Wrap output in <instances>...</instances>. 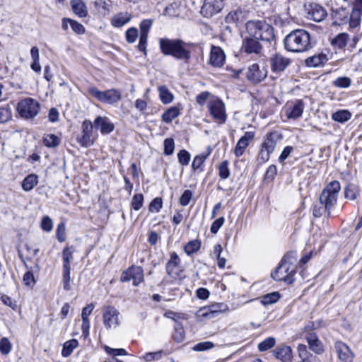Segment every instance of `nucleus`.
Listing matches in <instances>:
<instances>
[{
	"mask_svg": "<svg viewBox=\"0 0 362 362\" xmlns=\"http://www.w3.org/2000/svg\"><path fill=\"white\" fill-rule=\"evenodd\" d=\"M209 95L210 93L208 91L202 92L196 97V101L200 106H204Z\"/></svg>",
	"mask_w": 362,
	"mask_h": 362,
	"instance_id": "nucleus-64",
	"label": "nucleus"
},
{
	"mask_svg": "<svg viewBox=\"0 0 362 362\" xmlns=\"http://www.w3.org/2000/svg\"><path fill=\"white\" fill-rule=\"evenodd\" d=\"M139 37V32L136 28L132 27L127 29L125 32V39L126 41L132 44L136 42Z\"/></svg>",
	"mask_w": 362,
	"mask_h": 362,
	"instance_id": "nucleus-45",
	"label": "nucleus"
},
{
	"mask_svg": "<svg viewBox=\"0 0 362 362\" xmlns=\"http://www.w3.org/2000/svg\"><path fill=\"white\" fill-rule=\"evenodd\" d=\"M132 18L131 13L128 12L119 13L111 18V25L115 28H121L128 23Z\"/></svg>",
	"mask_w": 362,
	"mask_h": 362,
	"instance_id": "nucleus-27",
	"label": "nucleus"
},
{
	"mask_svg": "<svg viewBox=\"0 0 362 362\" xmlns=\"http://www.w3.org/2000/svg\"><path fill=\"white\" fill-rule=\"evenodd\" d=\"M37 184V177L35 175H28L22 182V187L25 191H30Z\"/></svg>",
	"mask_w": 362,
	"mask_h": 362,
	"instance_id": "nucleus-39",
	"label": "nucleus"
},
{
	"mask_svg": "<svg viewBox=\"0 0 362 362\" xmlns=\"http://www.w3.org/2000/svg\"><path fill=\"white\" fill-rule=\"evenodd\" d=\"M180 114V109L176 106H173L165 110L162 116L161 119L165 123H170L174 119L177 117Z\"/></svg>",
	"mask_w": 362,
	"mask_h": 362,
	"instance_id": "nucleus-34",
	"label": "nucleus"
},
{
	"mask_svg": "<svg viewBox=\"0 0 362 362\" xmlns=\"http://www.w3.org/2000/svg\"><path fill=\"white\" fill-rule=\"evenodd\" d=\"M351 117V113L346 110L335 112L332 115V119L336 122L344 123L349 120Z\"/></svg>",
	"mask_w": 362,
	"mask_h": 362,
	"instance_id": "nucleus-35",
	"label": "nucleus"
},
{
	"mask_svg": "<svg viewBox=\"0 0 362 362\" xmlns=\"http://www.w3.org/2000/svg\"><path fill=\"white\" fill-rule=\"evenodd\" d=\"M41 228L43 230L46 232H50L53 228V222L52 220L48 216H46L42 218L41 221Z\"/></svg>",
	"mask_w": 362,
	"mask_h": 362,
	"instance_id": "nucleus-61",
	"label": "nucleus"
},
{
	"mask_svg": "<svg viewBox=\"0 0 362 362\" xmlns=\"http://www.w3.org/2000/svg\"><path fill=\"white\" fill-rule=\"evenodd\" d=\"M208 109L214 121L219 124H224L227 119L225 104L222 100L217 97L210 98L208 103Z\"/></svg>",
	"mask_w": 362,
	"mask_h": 362,
	"instance_id": "nucleus-7",
	"label": "nucleus"
},
{
	"mask_svg": "<svg viewBox=\"0 0 362 362\" xmlns=\"http://www.w3.org/2000/svg\"><path fill=\"white\" fill-rule=\"evenodd\" d=\"M78 342L76 339H71L66 341L64 344L62 349V356L64 357H68L71 354L74 349L77 347Z\"/></svg>",
	"mask_w": 362,
	"mask_h": 362,
	"instance_id": "nucleus-41",
	"label": "nucleus"
},
{
	"mask_svg": "<svg viewBox=\"0 0 362 362\" xmlns=\"http://www.w3.org/2000/svg\"><path fill=\"white\" fill-rule=\"evenodd\" d=\"M267 76V73L264 70H260L259 66L257 64L251 65L247 72V78L253 83H258L262 81Z\"/></svg>",
	"mask_w": 362,
	"mask_h": 362,
	"instance_id": "nucleus-24",
	"label": "nucleus"
},
{
	"mask_svg": "<svg viewBox=\"0 0 362 362\" xmlns=\"http://www.w3.org/2000/svg\"><path fill=\"white\" fill-rule=\"evenodd\" d=\"M201 247V243L198 240H194L192 241H189L187 244L185 245L184 250L185 252L188 255H192V254L197 252Z\"/></svg>",
	"mask_w": 362,
	"mask_h": 362,
	"instance_id": "nucleus-42",
	"label": "nucleus"
},
{
	"mask_svg": "<svg viewBox=\"0 0 362 362\" xmlns=\"http://www.w3.org/2000/svg\"><path fill=\"white\" fill-rule=\"evenodd\" d=\"M144 204V196L142 194H136L132 197V207L136 210L139 211L142 206Z\"/></svg>",
	"mask_w": 362,
	"mask_h": 362,
	"instance_id": "nucleus-53",
	"label": "nucleus"
},
{
	"mask_svg": "<svg viewBox=\"0 0 362 362\" xmlns=\"http://www.w3.org/2000/svg\"><path fill=\"white\" fill-rule=\"evenodd\" d=\"M340 189V183L337 180L329 182L325 187L320 196L319 203L313 206L314 217L320 218L325 213L327 217L330 216V210L337 203Z\"/></svg>",
	"mask_w": 362,
	"mask_h": 362,
	"instance_id": "nucleus-2",
	"label": "nucleus"
},
{
	"mask_svg": "<svg viewBox=\"0 0 362 362\" xmlns=\"http://www.w3.org/2000/svg\"><path fill=\"white\" fill-rule=\"evenodd\" d=\"M214 347V343L211 341H204L196 344L193 349L197 351H203L211 349Z\"/></svg>",
	"mask_w": 362,
	"mask_h": 362,
	"instance_id": "nucleus-60",
	"label": "nucleus"
},
{
	"mask_svg": "<svg viewBox=\"0 0 362 362\" xmlns=\"http://www.w3.org/2000/svg\"><path fill=\"white\" fill-rule=\"evenodd\" d=\"M334 23L349 24L350 29L359 27L362 16V0H354L350 4L347 0H334L332 4Z\"/></svg>",
	"mask_w": 362,
	"mask_h": 362,
	"instance_id": "nucleus-1",
	"label": "nucleus"
},
{
	"mask_svg": "<svg viewBox=\"0 0 362 362\" xmlns=\"http://www.w3.org/2000/svg\"><path fill=\"white\" fill-rule=\"evenodd\" d=\"M262 49L259 41L250 35L243 40L241 49L247 54H259Z\"/></svg>",
	"mask_w": 362,
	"mask_h": 362,
	"instance_id": "nucleus-15",
	"label": "nucleus"
},
{
	"mask_svg": "<svg viewBox=\"0 0 362 362\" xmlns=\"http://www.w3.org/2000/svg\"><path fill=\"white\" fill-rule=\"evenodd\" d=\"M271 69L274 72L284 71L290 64L291 60L281 54H275L269 59Z\"/></svg>",
	"mask_w": 362,
	"mask_h": 362,
	"instance_id": "nucleus-16",
	"label": "nucleus"
},
{
	"mask_svg": "<svg viewBox=\"0 0 362 362\" xmlns=\"http://www.w3.org/2000/svg\"><path fill=\"white\" fill-rule=\"evenodd\" d=\"M57 238L61 243L64 242L66 240V228L64 223H60L57 226Z\"/></svg>",
	"mask_w": 362,
	"mask_h": 362,
	"instance_id": "nucleus-63",
	"label": "nucleus"
},
{
	"mask_svg": "<svg viewBox=\"0 0 362 362\" xmlns=\"http://www.w3.org/2000/svg\"><path fill=\"white\" fill-rule=\"evenodd\" d=\"M93 124L95 129H100L102 134H108L115 129L114 124L107 117H97Z\"/></svg>",
	"mask_w": 362,
	"mask_h": 362,
	"instance_id": "nucleus-21",
	"label": "nucleus"
},
{
	"mask_svg": "<svg viewBox=\"0 0 362 362\" xmlns=\"http://www.w3.org/2000/svg\"><path fill=\"white\" fill-rule=\"evenodd\" d=\"M164 154L166 156H170L173 153L175 149V142L173 139L167 138L164 140Z\"/></svg>",
	"mask_w": 362,
	"mask_h": 362,
	"instance_id": "nucleus-52",
	"label": "nucleus"
},
{
	"mask_svg": "<svg viewBox=\"0 0 362 362\" xmlns=\"http://www.w3.org/2000/svg\"><path fill=\"white\" fill-rule=\"evenodd\" d=\"M334 85L336 87L341 88H349L351 84V80L346 76L339 77L334 81Z\"/></svg>",
	"mask_w": 362,
	"mask_h": 362,
	"instance_id": "nucleus-55",
	"label": "nucleus"
},
{
	"mask_svg": "<svg viewBox=\"0 0 362 362\" xmlns=\"http://www.w3.org/2000/svg\"><path fill=\"white\" fill-rule=\"evenodd\" d=\"M225 222L224 217H220L216 221H214L210 228V231L211 233L216 234L220 229V228L223 225Z\"/></svg>",
	"mask_w": 362,
	"mask_h": 362,
	"instance_id": "nucleus-62",
	"label": "nucleus"
},
{
	"mask_svg": "<svg viewBox=\"0 0 362 362\" xmlns=\"http://www.w3.org/2000/svg\"><path fill=\"white\" fill-rule=\"evenodd\" d=\"M328 61L327 54L320 53L306 59L305 64L309 67H317L323 65Z\"/></svg>",
	"mask_w": 362,
	"mask_h": 362,
	"instance_id": "nucleus-31",
	"label": "nucleus"
},
{
	"mask_svg": "<svg viewBox=\"0 0 362 362\" xmlns=\"http://www.w3.org/2000/svg\"><path fill=\"white\" fill-rule=\"evenodd\" d=\"M349 40V36L347 33H343L339 34L336 37H334L332 40V44L337 47L339 49L344 48L348 40Z\"/></svg>",
	"mask_w": 362,
	"mask_h": 362,
	"instance_id": "nucleus-38",
	"label": "nucleus"
},
{
	"mask_svg": "<svg viewBox=\"0 0 362 362\" xmlns=\"http://www.w3.org/2000/svg\"><path fill=\"white\" fill-rule=\"evenodd\" d=\"M211 146H208L206 150L202 153L197 155L192 161V168L194 171L202 172L204 170L203 165L205 160L208 158V157L211 153Z\"/></svg>",
	"mask_w": 362,
	"mask_h": 362,
	"instance_id": "nucleus-25",
	"label": "nucleus"
},
{
	"mask_svg": "<svg viewBox=\"0 0 362 362\" xmlns=\"http://www.w3.org/2000/svg\"><path fill=\"white\" fill-rule=\"evenodd\" d=\"M102 314L103 325L106 329H114L120 325V313L114 306H105Z\"/></svg>",
	"mask_w": 362,
	"mask_h": 362,
	"instance_id": "nucleus-10",
	"label": "nucleus"
},
{
	"mask_svg": "<svg viewBox=\"0 0 362 362\" xmlns=\"http://www.w3.org/2000/svg\"><path fill=\"white\" fill-rule=\"evenodd\" d=\"M88 93L102 103L113 105L119 102L122 98L121 93L116 89H110L100 91L97 88L91 86L88 88Z\"/></svg>",
	"mask_w": 362,
	"mask_h": 362,
	"instance_id": "nucleus-8",
	"label": "nucleus"
},
{
	"mask_svg": "<svg viewBox=\"0 0 362 362\" xmlns=\"http://www.w3.org/2000/svg\"><path fill=\"white\" fill-rule=\"evenodd\" d=\"M163 207L162 199L160 197H156L153 199L149 204L150 212H159Z\"/></svg>",
	"mask_w": 362,
	"mask_h": 362,
	"instance_id": "nucleus-56",
	"label": "nucleus"
},
{
	"mask_svg": "<svg viewBox=\"0 0 362 362\" xmlns=\"http://www.w3.org/2000/svg\"><path fill=\"white\" fill-rule=\"evenodd\" d=\"M186 43L179 39L160 38L159 46L164 55H170L179 60L187 62L191 57L190 51L186 48Z\"/></svg>",
	"mask_w": 362,
	"mask_h": 362,
	"instance_id": "nucleus-4",
	"label": "nucleus"
},
{
	"mask_svg": "<svg viewBox=\"0 0 362 362\" xmlns=\"http://www.w3.org/2000/svg\"><path fill=\"white\" fill-rule=\"evenodd\" d=\"M295 253L289 252L284 256L278 267L272 273V277L276 281H283L288 284L295 281L294 276L296 273L294 262Z\"/></svg>",
	"mask_w": 362,
	"mask_h": 362,
	"instance_id": "nucleus-5",
	"label": "nucleus"
},
{
	"mask_svg": "<svg viewBox=\"0 0 362 362\" xmlns=\"http://www.w3.org/2000/svg\"><path fill=\"white\" fill-rule=\"evenodd\" d=\"M153 23V19H144L141 21V22L139 24L140 35L148 37L149 30L152 27Z\"/></svg>",
	"mask_w": 362,
	"mask_h": 362,
	"instance_id": "nucleus-44",
	"label": "nucleus"
},
{
	"mask_svg": "<svg viewBox=\"0 0 362 362\" xmlns=\"http://www.w3.org/2000/svg\"><path fill=\"white\" fill-rule=\"evenodd\" d=\"M276 344L274 337H268L258 344V349L260 351H265L272 349Z\"/></svg>",
	"mask_w": 362,
	"mask_h": 362,
	"instance_id": "nucleus-46",
	"label": "nucleus"
},
{
	"mask_svg": "<svg viewBox=\"0 0 362 362\" xmlns=\"http://www.w3.org/2000/svg\"><path fill=\"white\" fill-rule=\"evenodd\" d=\"M71 6L75 15L79 18H85L88 16V8L82 0H71Z\"/></svg>",
	"mask_w": 362,
	"mask_h": 362,
	"instance_id": "nucleus-30",
	"label": "nucleus"
},
{
	"mask_svg": "<svg viewBox=\"0 0 362 362\" xmlns=\"http://www.w3.org/2000/svg\"><path fill=\"white\" fill-rule=\"evenodd\" d=\"M160 100L164 104L170 103L173 100V95L165 86L158 88Z\"/></svg>",
	"mask_w": 362,
	"mask_h": 362,
	"instance_id": "nucleus-40",
	"label": "nucleus"
},
{
	"mask_svg": "<svg viewBox=\"0 0 362 362\" xmlns=\"http://www.w3.org/2000/svg\"><path fill=\"white\" fill-rule=\"evenodd\" d=\"M334 347L341 362H352L354 354L345 343L337 341Z\"/></svg>",
	"mask_w": 362,
	"mask_h": 362,
	"instance_id": "nucleus-18",
	"label": "nucleus"
},
{
	"mask_svg": "<svg viewBox=\"0 0 362 362\" xmlns=\"http://www.w3.org/2000/svg\"><path fill=\"white\" fill-rule=\"evenodd\" d=\"M359 194L358 188L354 185H349L344 190V195L346 199L354 200Z\"/></svg>",
	"mask_w": 362,
	"mask_h": 362,
	"instance_id": "nucleus-43",
	"label": "nucleus"
},
{
	"mask_svg": "<svg viewBox=\"0 0 362 362\" xmlns=\"http://www.w3.org/2000/svg\"><path fill=\"white\" fill-rule=\"evenodd\" d=\"M60 139L54 134H45L43 137V144L49 148H54L59 145Z\"/></svg>",
	"mask_w": 362,
	"mask_h": 362,
	"instance_id": "nucleus-37",
	"label": "nucleus"
},
{
	"mask_svg": "<svg viewBox=\"0 0 362 362\" xmlns=\"http://www.w3.org/2000/svg\"><path fill=\"white\" fill-rule=\"evenodd\" d=\"M39 103L30 98L21 100L17 105V111L24 118L29 119L35 117L39 112Z\"/></svg>",
	"mask_w": 362,
	"mask_h": 362,
	"instance_id": "nucleus-9",
	"label": "nucleus"
},
{
	"mask_svg": "<svg viewBox=\"0 0 362 362\" xmlns=\"http://www.w3.org/2000/svg\"><path fill=\"white\" fill-rule=\"evenodd\" d=\"M93 123L88 119L83 121L81 125L82 132L81 136L77 139L78 142L82 146L89 147L94 143V139L93 137Z\"/></svg>",
	"mask_w": 362,
	"mask_h": 362,
	"instance_id": "nucleus-14",
	"label": "nucleus"
},
{
	"mask_svg": "<svg viewBox=\"0 0 362 362\" xmlns=\"http://www.w3.org/2000/svg\"><path fill=\"white\" fill-rule=\"evenodd\" d=\"M306 341L309 345V348L317 354L323 351L321 341L319 340L317 334L313 332H309L305 336Z\"/></svg>",
	"mask_w": 362,
	"mask_h": 362,
	"instance_id": "nucleus-28",
	"label": "nucleus"
},
{
	"mask_svg": "<svg viewBox=\"0 0 362 362\" xmlns=\"http://www.w3.org/2000/svg\"><path fill=\"white\" fill-rule=\"evenodd\" d=\"M226 56L223 50L216 46H212L210 52L209 63L213 66L221 67L223 66Z\"/></svg>",
	"mask_w": 362,
	"mask_h": 362,
	"instance_id": "nucleus-19",
	"label": "nucleus"
},
{
	"mask_svg": "<svg viewBox=\"0 0 362 362\" xmlns=\"http://www.w3.org/2000/svg\"><path fill=\"white\" fill-rule=\"evenodd\" d=\"M144 271L141 267L132 266L122 273L120 281L127 282L132 280L133 285L137 286L144 281Z\"/></svg>",
	"mask_w": 362,
	"mask_h": 362,
	"instance_id": "nucleus-11",
	"label": "nucleus"
},
{
	"mask_svg": "<svg viewBox=\"0 0 362 362\" xmlns=\"http://www.w3.org/2000/svg\"><path fill=\"white\" fill-rule=\"evenodd\" d=\"M274 356L282 362H291L293 352L291 346L286 344H281L273 350Z\"/></svg>",
	"mask_w": 362,
	"mask_h": 362,
	"instance_id": "nucleus-22",
	"label": "nucleus"
},
{
	"mask_svg": "<svg viewBox=\"0 0 362 362\" xmlns=\"http://www.w3.org/2000/svg\"><path fill=\"white\" fill-rule=\"evenodd\" d=\"M228 310V307L225 303H216L208 307H204L199 309L198 314L202 318L213 319L216 317L220 313H224Z\"/></svg>",
	"mask_w": 362,
	"mask_h": 362,
	"instance_id": "nucleus-13",
	"label": "nucleus"
},
{
	"mask_svg": "<svg viewBox=\"0 0 362 362\" xmlns=\"http://www.w3.org/2000/svg\"><path fill=\"white\" fill-rule=\"evenodd\" d=\"M69 25L71 26L72 30L78 35L84 34L86 32V28L81 23L71 18H64L62 19V29L66 31L68 30Z\"/></svg>",
	"mask_w": 362,
	"mask_h": 362,
	"instance_id": "nucleus-26",
	"label": "nucleus"
},
{
	"mask_svg": "<svg viewBox=\"0 0 362 362\" xmlns=\"http://www.w3.org/2000/svg\"><path fill=\"white\" fill-rule=\"evenodd\" d=\"M255 133L253 132H246L245 134L239 139L234 150L236 157L241 156L245 148L249 146L250 143L254 139Z\"/></svg>",
	"mask_w": 362,
	"mask_h": 362,
	"instance_id": "nucleus-20",
	"label": "nucleus"
},
{
	"mask_svg": "<svg viewBox=\"0 0 362 362\" xmlns=\"http://www.w3.org/2000/svg\"><path fill=\"white\" fill-rule=\"evenodd\" d=\"M12 114L8 107H0V123L6 122L11 119Z\"/></svg>",
	"mask_w": 362,
	"mask_h": 362,
	"instance_id": "nucleus-57",
	"label": "nucleus"
},
{
	"mask_svg": "<svg viewBox=\"0 0 362 362\" xmlns=\"http://www.w3.org/2000/svg\"><path fill=\"white\" fill-rule=\"evenodd\" d=\"M180 4L179 2H173L165 8V15L169 16H178L180 14Z\"/></svg>",
	"mask_w": 362,
	"mask_h": 362,
	"instance_id": "nucleus-47",
	"label": "nucleus"
},
{
	"mask_svg": "<svg viewBox=\"0 0 362 362\" xmlns=\"http://www.w3.org/2000/svg\"><path fill=\"white\" fill-rule=\"evenodd\" d=\"M63 266H71V262L73 259L72 247H66L62 252Z\"/></svg>",
	"mask_w": 362,
	"mask_h": 362,
	"instance_id": "nucleus-49",
	"label": "nucleus"
},
{
	"mask_svg": "<svg viewBox=\"0 0 362 362\" xmlns=\"http://www.w3.org/2000/svg\"><path fill=\"white\" fill-rule=\"evenodd\" d=\"M180 264V259L176 252H173L170 254V257L166 264V272L168 274L175 278L179 275V266Z\"/></svg>",
	"mask_w": 362,
	"mask_h": 362,
	"instance_id": "nucleus-23",
	"label": "nucleus"
},
{
	"mask_svg": "<svg viewBox=\"0 0 362 362\" xmlns=\"http://www.w3.org/2000/svg\"><path fill=\"white\" fill-rule=\"evenodd\" d=\"M309 14L312 18L317 22H320L325 18L327 16V12L323 7L319 5H314L312 6L311 10L309 11Z\"/></svg>",
	"mask_w": 362,
	"mask_h": 362,
	"instance_id": "nucleus-33",
	"label": "nucleus"
},
{
	"mask_svg": "<svg viewBox=\"0 0 362 362\" xmlns=\"http://www.w3.org/2000/svg\"><path fill=\"white\" fill-rule=\"evenodd\" d=\"M284 44L287 51L300 53L311 49L315 45V41L307 30L296 29L286 35Z\"/></svg>",
	"mask_w": 362,
	"mask_h": 362,
	"instance_id": "nucleus-3",
	"label": "nucleus"
},
{
	"mask_svg": "<svg viewBox=\"0 0 362 362\" xmlns=\"http://www.w3.org/2000/svg\"><path fill=\"white\" fill-rule=\"evenodd\" d=\"M305 104L302 100H296L288 105L286 110V115L288 119H296L302 116Z\"/></svg>",
	"mask_w": 362,
	"mask_h": 362,
	"instance_id": "nucleus-17",
	"label": "nucleus"
},
{
	"mask_svg": "<svg viewBox=\"0 0 362 362\" xmlns=\"http://www.w3.org/2000/svg\"><path fill=\"white\" fill-rule=\"evenodd\" d=\"M229 163L228 160L221 162L218 166V175L223 180L227 179L230 176V170L228 168Z\"/></svg>",
	"mask_w": 362,
	"mask_h": 362,
	"instance_id": "nucleus-48",
	"label": "nucleus"
},
{
	"mask_svg": "<svg viewBox=\"0 0 362 362\" xmlns=\"http://www.w3.org/2000/svg\"><path fill=\"white\" fill-rule=\"evenodd\" d=\"M246 30L249 35L258 40L269 42L274 38L273 28L264 21H249Z\"/></svg>",
	"mask_w": 362,
	"mask_h": 362,
	"instance_id": "nucleus-6",
	"label": "nucleus"
},
{
	"mask_svg": "<svg viewBox=\"0 0 362 362\" xmlns=\"http://www.w3.org/2000/svg\"><path fill=\"white\" fill-rule=\"evenodd\" d=\"M279 138V135L277 132H270L266 135L262 146L269 150V151L273 152Z\"/></svg>",
	"mask_w": 362,
	"mask_h": 362,
	"instance_id": "nucleus-32",
	"label": "nucleus"
},
{
	"mask_svg": "<svg viewBox=\"0 0 362 362\" xmlns=\"http://www.w3.org/2000/svg\"><path fill=\"white\" fill-rule=\"evenodd\" d=\"M174 341L177 343L182 342L185 338L184 327L180 322H176L174 326V332L173 334Z\"/></svg>",
	"mask_w": 362,
	"mask_h": 362,
	"instance_id": "nucleus-36",
	"label": "nucleus"
},
{
	"mask_svg": "<svg viewBox=\"0 0 362 362\" xmlns=\"http://www.w3.org/2000/svg\"><path fill=\"white\" fill-rule=\"evenodd\" d=\"M246 11L241 8H237L229 12L226 16L225 21L227 23L236 24L243 21L246 18Z\"/></svg>",
	"mask_w": 362,
	"mask_h": 362,
	"instance_id": "nucleus-29",
	"label": "nucleus"
},
{
	"mask_svg": "<svg viewBox=\"0 0 362 362\" xmlns=\"http://www.w3.org/2000/svg\"><path fill=\"white\" fill-rule=\"evenodd\" d=\"M226 0H204L201 8V13L204 17L210 18L219 13L224 6Z\"/></svg>",
	"mask_w": 362,
	"mask_h": 362,
	"instance_id": "nucleus-12",
	"label": "nucleus"
},
{
	"mask_svg": "<svg viewBox=\"0 0 362 362\" xmlns=\"http://www.w3.org/2000/svg\"><path fill=\"white\" fill-rule=\"evenodd\" d=\"M162 351H158L156 352H148L144 355L141 358L144 360L146 362H151L153 361H158L162 357Z\"/></svg>",
	"mask_w": 362,
	"mask_h": 362,
	"instance_id": "nucleus-58",
	"label": "nucleus"
},
{
	"mask_svg": "<svg viewBox=\"0 0 362 362\" xmlns=\"http://www.w3.org/2000/svg\"><path fill=\"white\" fill-rule=\"evenodd\" d=\"M280 298V295L278 292H272L271 293H268L264 295L262 297V303L264 305H269L278 301Z\"/></svg>",
	"mask_w": 362,
	"mask_h": 362,
	"instance_id": "nucleus-51",
	"label": "nucleus"
},
{
	"mask_svg": "<svg viewBox=\"0 0 362 362\" xmlns=\"http://www.w3.org/2000/svg\"><path fill=\"white\" fill-rule=\"evenodd\" d=\"M191 156L189 153L185 150H180L177 153L178 161L182 166H186L189 164Z\"/></svg>",
	"mask_w": 362,
	"mask_h": 362,
	"instance_id": "nucleus-50",
	"label": "nucleus"
},
{
	"mask_svg": "<svg viewBox=\"0 0 362 362\" xmlns=\"http://www.w3.org/2000/svg\"><path fill=\"white\" fill-rule=\"evenodd\" d=\"M11 349L12 344L8 338L4 337L0 340V351L2 354L7 355Z\"/></svg>",
	"mask_w": 362,
	"mask_h": 362,
	"instance_id": "nucleus-54",
	"label": "nucleus"
},
{
	"mask_svg": "<svg viewBox=\"0 0 362 362\" xmlns=\"http://www.w3.org/2000/svg\"><path fill=\"white\" fill-rule=\"evenodd\" d=\"M192 197V191L189 189L185 190L181 197H180V205L183 206H187L189 204Z\"/></svg>",
	"mask_w": 362,
	"mask_h": 362,
	"instance_id": "nucleus-59",
	"label": "nucleus"
}]
</instances>
